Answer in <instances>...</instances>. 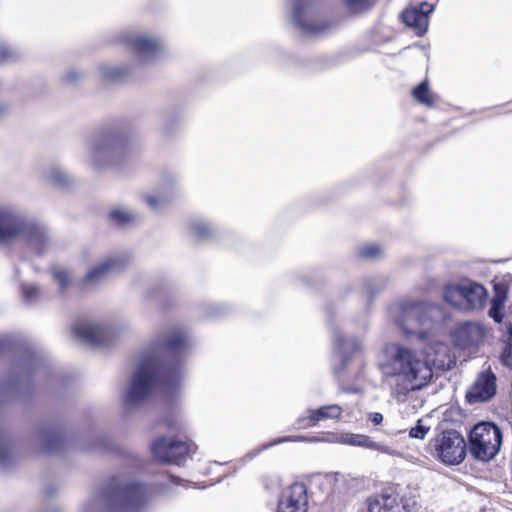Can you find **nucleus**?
Returning a JSON list of instances; mask_svg holds the SVG:
<instances>
[{"instance_id":"23","label":"nucleus","mask_w":512,"mask_h":512,"mask_svg":"<svg viewBox=\"0 0 512 512\" xmlns=\"http://www.w3.org/2000/svg\"><path fill=\"white\" fill-rule=\"evenodd\" d=\"M368 512H408L396 494L382 493L368 500Z\"/></svg>"},{"instance_id":"18","label":"nucleus","mask_w":512,"mask_h":512,"mask_svg":"<svg viewBox=\"0 0 512 512\" xmlns=\"http://www.w3.org/2000/svg\"><path fill=\"white\" fill-rule=\"evenodd\" d=\"M307 489L303 483H294L282 494L277 512H307Z\"/></svg>"},{"instance_id":"35","label":"nucleus","mask_w":512,"mask_h":512,"mask_svg":"<svg viewBox=\"0 0 512 512\" xmlns=\"http://www.w3.org/2000/svg\"><path fill=\"white\" fill-rule=\"evenodd\" d=\"M22 295L24 300L29 304L39 302L43 296L42 289L34 283L22 284Z\"/></svg>"},{"instance_id":"30","label":"nucleus","mask_w":512,"mask_h":512,"mask_svg":"<svg viewBox=\"0 0 512 512\" xmlns=\"http://www.w3.org/2000/svg\"><path fill=\"white\" fill-rule=\"evenodd\" d=\"M387 278L384 276H377L367 278L363 282V293L367 299H371L380 293L387 285Z\"/></svg>"},{"instance_id":"28","label":"nucleus","mask_w":512,"mask_h":512,"mask_svg":"<svg viewBox=\"0 0 512 512\" xmlns=\"http://www.w3.org/2000/svg\"><path fill=\"white\" fill-rule=\"evenodd\" d=\"M465 282L458 285H447L443 290V298L451 306L464 310Z\"/></svg>"},{"instance_id":"1","label":"nucleus","mask_w":512,"mask_h":512,"mask_svg":"<svg viewBox=\"0 0 512 512\" xmlns=\"http://www.w3.org/2000/svg\"><path fill=\"white\" fill-rule=\"evenodd\" d=\"M190 347L187 334L172 330L159 334L146 347L124 395L127 407L147 400L158 387L175 391L180 387L183 375L182 355Z\"/></svg>"},{"instance_id":"31","label":"nucleus","mask_w":512,"mask_h":512,"mask_svg":"<svg viewBox=\"0 0 512 512\" xmlns=\"http://www.w3.org/2000/svg\"><path fill=\"white\" fill-rule=\"evenodd\" d=\"M506 301V294L503 291L496 289V294L491 300V307L489 309V316L497 323L503 319L502 310Z\"/></svg>"},{"instance_id":"9","label":"nucleus","mask_w":512,"mask_h":512,"mask_svg":"<svg viewBox=\"0 0 512 512\" xmlns=\"http://www.w3.org/2000/svg\"><path fill=\"white\" fill-rule=\"evenodd\" d=\"M292 20L305 35L317 36L329 31L331 23L320 16L315 0H291Z\"/></svg>"},{"instance_id":"3","label":"nucleus","mask_w":512,"mask_h":512,"mask_svg":"<svg viewBox=\"0 0 512 512\" xmlns=\"http://www.w3.org/2000/svg\"><path fill=\"white\" fill-rule=\"evenodd\" d=\"M22 241L35 255L43 257L57 247L50 228L16 208L0 203V244Z\"/></svg>"},{"instance_id":"8","label":"nucleus","mask_w":512,"mask_h":512,"mask_svg":"<svg viewBox=\"0 0 512 512\" xmlns=\"http://www.w3.org/2000/svg\"><path fill=\"white\" fill-rule=\"evenodd\" d=\"M430 454L446 465H458L466 457L464 437L454 429L444 430L430 440Z\"/></svg>"},{"instance_id":"19","label":"nucleus","mask_w":512,"mask_h":512,"mask_svg":"<svg viewBox=\"0 0 512 512\" xmlns=\"http://www.w3.org/2000/svg\"><path fill=\"white\" fill-rule=\"evenodd\" d=\"M434 6L428 2H422L419 5L410 6L402 13V20L408 26L414 29L417 36L426 33L429 24V15L433 12Z\"/></svg>"},{"instance_id":"45","label":"nucleus","mask_w":512,"mask_h":512,"mask_svg":"<svg viewBox=\"0 0 512 512\" xmlns=\"http://www.w3.org/2000/svg\"><path fill=\"white\" fill-rule=\"evenodd\" d=\"M7 112H8V106L6 104L0 102V118L3 117L4 115H6Z\"/></svg>"},{"instance_id":"47","label":"nucleus","mask_w":512,"mask_h":512,"mask_svg":"<svg viewBox=\"0 0 512 512\" xmlns=\"http://www.w3.org/2000/svg\"><path fill=\"white\" fill-rule=\"evenodd\" d=\"M171 479H172L173 482H176V480H177V478L174 477V476H171Z\"/></svg>"},{"instance_id":"10","label":"nucleus","mask_w":512,"mask_h":512,"mask_svg":"<svg viewBox=\"0 0 512 512\" xmlns=\"http://www.w3.org/2000/svg\"><path fill=\"white\" fill-rule=\"evenodd\" d=\"M72 332L79 340L93 347L107 346L116 334L110 324L90 319L77 320Z\"/></svg>"},{"instance_id":"33","label":"nucleus","mask_w":512,"mask_h":512,"mask_svg":"<svg viewBox=\"0 0 512 512\" xmlns=\"http://www.w3.org/2000/svg\"><path fill=\"white\" fill-rule=\"evenodd\" d=\"M342 4L347 13L359 15L367 12L373 6L372 0H342Z\"/></svg>"},{"instance_id":"27","label":"nucleus","mask_w":512,"mask_h":512,"mask_svg":"<svg viewBox=\"0 0 512 512\" xmlns=\"http://www.w3.org/2000/svg\"><path fill=\"white\" fill-rule=\"evenodd\" d=\"M98 73L103 80L120 82L128 79L130 69L126 65L101 64L98 66Z\"/></svg>"},{"instance_id":"15","label":"nucleus","mask_w":512,"mask_h":512,"mask_svg":"<svg viewBox=\"0 0 512 512\" xmlns=\"http://www.w3.org/2000/svg\"><path fill=\"white\" fill-rule=\"evenodd\" d=\"M179 194L180 184L177 177L166 175L154 192L145 193L142 198L151 210L160 211Z\"/></svg>"},{"instance_id":"4","label":"nucleus","mask_w":512,"mask_h":512,"mask_svg":"<svg viewBox=\"0 0 512 512\" xmlns=\"http://www.w3.org/2000/svg\"><path fill=\"white\" fill-rule=\"evenodd\" d=\"M151 488L134 479L117 476L89 498L81 512H142L151 500Z\"/></svg>"},{"instance_id":"37","label":"nucleus","mask_w":512,"mask_h":512,"mask_svg":"<svg viewBox=\"0 0 512 512\" xmlns=\"http://www.w3.org/2000/svg\"><path fill=\"white\" fill-rule=\"evenodd\" d=\"M21 57V52L16 48L10 47L0 40V64H7L17 61Z\"/></svg>"},{"instance_id":"14","label":"nucleus","mask_w":512,"mask_h":512,"mask_svg":"<svg viewBox=\"0 0 512 512\" xmlns=\"http://www.w3.org/2000/svg\"><path fill=\"white\" fill-rule=\"evenodd\" d=\"M361 349V341L356 337H346L341 331H333L334 362L332 369L339 374L349 365L352 356Z\"/></svg>"},{"instance_id":"5","label":"nucleus","mask_w":512,"mask_h":512,"mask_svg":"<svg viewBox=\"0 0 512 512\" xmlns=\"http://www.w3.org/2000/svg\"><path fill=\"white\" fill-rule=\"evenodd\" d=\"M130 152L126 133L119 129H110L87 140L84 161L93 169H107L124 163Z\"/></svg>"},{"instance_id":"40","label":"nucleus","mask_w":512,"mask_h":512,"mask_svg":"<svg viewBox=\"0 0 512 512\" xmlns=\"http://www.w3.org/2000/svg\"><path fill=\"white\" fill-rule=\"evenodd\" d=\"M429 431V427L421 424V420L417 422L415 427H412L409 432V436L416 439H424Z\"/></svg>"},{"instance_id":"16","label":"nucleus","mask_w":512,"mask_h":512,"mask_svg":"<svg viewBox=\"0 0 512 512\" xmlns=\"http://www.w3.org/2000/svg\"><path fill=\"white\" fill-rule=\"evenodd\" d=\"M128 265L124 256L106 258L93 266L82 278L80 285L83 289H90L102 283L109 275L122 271Z\"/></svg>"},{"instance_id":"43","label":"nucleus","mask_w":512,"mask_h":512,"mask_svg":"<svg viewBox=\"0 0 512 512\" xmlns=\"http://www.w3.org/2000/svg\"><path fill=\"white\" fill-rule=\"evenodd\" d=\"M369 420L374 425H379L383 421V415L379 412H374L369 415Z\"/></svg>"},{"instance_id":"11","label":"nucleus","mask_w":512,"mask_h":512,"mask_svg":"<svg viewBox=\"0 0 512 512\" xmlns=\"http://www.w3.org/2000/svg\"><path fill=\"white\" fill-rule=\"evenodd\" d=\"M151 452L161 463L181 465L194 452V445L174 438L161 437L152 443Z\"/></svg>"},{"instance_id":"38","label":"nucleus","mask_w":512,"mask_h":512,"mask_svg":"<svg viewBox=\"0 0 512 512\" xmlns=\"http://www.w3.org/2000/svg\"><path fill=\"white\" fill-rule=\"evenodd\" d=\"M507 330L509 333V340H508L506 347L502 353V360L506 366L512 367V326H511V324H508Z\"/></svg>"},{"instance_id":"17","label":"nucleus","mask_w":512,"mask_h":512,"mask_svg":"<svg viewBox=\"0 0 512 512\" xmlns=\"http://www.w3.org/2000/svg\"><path fill=\"white\" fill-rule=\"evenodd\" d=\"M497 391V378L491 367L480 371L466 393V399L470 404L486 402L493 398Z\"/></svg>"},{"instance_id":"34","label":"nucleus","mask_w":512,"mask_h":512,"mask_svg":"<svg viewBox=\"0 0 512 512\" xmlns=\"http://www.w3.org/2000/svg\"><path fill=\"white\" fill-rule=\"evenodd\" d=\"M191 233L199 241H205L211 238L213 234L212 227L203 220H195L190 224Z\"/></svg>"},{"instance_id":"25","label":"nucleus","mask_w":512,"mask_h":512,"mask_svg":"<svg viewBox=\"0 0 512 512\" xmlns=\"http://www.w3.org/2000/svg\"><path fill=\"white\" fill-rule=\"evenodd\" d=\"M52 280L57 286L58 293L61 296H66L70 289L74 286L73 272L64 266L53 265L50 268Z\"/></svg>"},{"instance_id":"6","label":"nucleus","mask_w":512,"mask_h":512,"mask_svg":"<svg viewBox=\"0 0 512 512\" xmlns=\"http://www.w3.org/2000/svg\"><path fill=\"white\" fill-rule=\"evenodd\" d=\"M395 324L406 336L426 337L434 321L442 317L440 306L428 302H404L391 309Z\"/></svg>"},{"instance_id":"46","label":"nucleus","mask_w":512,"mask_h":512,"mask_svg":"<svg viewBox=\"0 0 512 512\" xmlns=\"http://www.w3.org/2000/svg\"><path fill=\"white\" fill-rule=\"evenodd\" d=\"M103 441H104V440H102V441H101V445H103V449H104V450H108V448L106 447V445H104Z\"/></svg>"},{"instance_id":"24","label":"nucleus","mask_w":512,"mask_h":512,"mask_svg":"<svg viewBox=\"0 0 512 512\" xmlns=\"http://www.w3.org/2000/svg\"><path fill=\"white\" fill-rule=\"evenodd\" d=\"M464 310H477L483 307L487 299V291L476 282H465Z\"/></svg>"},{"instance_id":"13","label":"nucleus","mask_w":512,"mask_h":512,"mask_svg":"<svg viewBox=\"0 0 512 512\" xmlns=\"http://www.w3.org/2000/svg\"><path fill=\"white\" fill-rule=\"evenodd\" d=\"M123 41L130 47L141 64H150L156 61L165 48L161 39L148 34L126 35Z\"/></svg>"},{"instance_id":"39","label":"nucleus","mask_w":512,"mask_h":512,"mask_svg":"<svg viewBox=\"0 0 512 512\" xmlns=\"http://www.w3.org/2000/svg\"><path fill=\"white\" fill-rule=\"evenodd\" d=\"M83 78V73L76 69V68H70L68 69L65 74L63 75V81L68 84H76Z\"/></svg>"},{"instance_id":"2","label":"nucleus","mask_w":512,"mask_h":512,"mask_svg":"<svg viewBox=\"0 0 512 512\" xmlns=\"http://www.w3.org/2000/svg\"><path fill=\"white\" fill-rule=\"evenodd\" d=\"M378 366L384 377L395 380L397 396L422 389L433 376L431 364L421 352L397 343L385 346Z\"/></svg>"},{"instance_id":"42","label":"nucleus","mask_w":512,"mask_h":512,"mask_svg":"<svg viewBox=\"0 0 512 512\" xmlns=\"http://www.w3.org/2000/svg\"><path fill=\"white\" fill-rule=\"evenodd\" d=\"M11 346V340L8 337H0V354L8 350Z\"/></svg>"},{"instance_id":"32","label":"nucleus","mask_w":512,"mask_h":512,"mask_svg":"<svg viewBox=\"0 0 512 512\" xmlns=\"http://www.w3.org/2000/svg\"><path fill=\"white\" fill-rule=\"evenodd\" d=\"M413 97L421 104L432 107L435 104V99L428 87L427 80L422 81L412 91Z\"/></svg>"},{"instance_id":"20","label":"nucleus","mask_w":512,"mask_h":512,"mask_svg":"<svg viewBox=\"0 0 512 512\" xmlns=\"http://www.w3.org/2000/svg\"><path fill=\"white\" fill-rule=\"evenodd\" d=\"M35 440L39 445V451L42 453L60 452L65 444L62 432L52 426L40 427L36 432Z\"/></svg>"},{"instance_id":"41","label":"nucleus","mask_w":512,"mask_h":512,"mask_svg":"<svg viewBox=\"0 0 512 512\" xmlns=\"http://www.w3.org/2000/svg\"><path fill=\"white\" fill-rule=\"evenodd\" d=\"M299 439L304 440L305 438H304V437L297 438V440H299ZM287 441H296V439H293V438H291V437H283V438H279V439H277L276 441H274V442H272V443H269V444H267V445H264V446H263V449H266V448L272 447L273 445L280 444V443L287 442Z\"/></svg>"},{"instance_id":"44","label":"nucleus","mask_w":512,"mask_h":512,"mask_svg":"<svg viewBox=\"0 0 512 512\" xmlns=\"http://www.w3.org/2000/svg\"><path fill=\"white\" fill-rule=\"evenodd\" d=\"M438 287V283L435 279H428L427 284L423 287L426 291H432Z\"/></svg>"},{"instance_id":"22","label":"nucleus","mask_w":512,"mask_h":512,"mask_svg":"<svg viewBox=\"0 0 512 512\" xmlns=\"http://www.w3.org/2000/svg\"><path fill=\"white\" fill-rule=\"evenodd\" d=\"M342 412V408L336 404L323 406L316 410H309L308 416L299 417L295 426L299 429L310 428L324 419H338L341 417Z\"/></svg>"},{"instance_id":"7","label":"nucleus","mask_w":512,"mask_h":512,"mask_svg":"<svg viewBox=\"0 0 512 512\" xmlns=\"http://www.w3.org/2000/svg\"><path fill=\"white\" fill-rule=\"evenodd\" d=\"M501 442V430L490 422L476 424L469 434L470 453L475 459L483 462H487L497 455Z\"/></svg>"},{"instance_id":"36","label":"nucleus","mask_w":512,"mask_h":512,"mask_svg":"<svg viewBox=\"0 0 512 512\" xmlns=\"http://www.w3.org/2000/svg\"><path fill=\"white\" fill-rule=\"evenodd\" d=\"M383 254L382 247L376 243L365 244L359 248V256L364 260H377Z\"/></svg>"},{"instance_id":"29","label":"nucleus","mask_w":512,"mask_h":512,"mask_svg":"<svg viewBox=\"0 0 512 512\" xmlns=\"http://www.w3.org/2000/svg\"><path fill=\"white\" fill-rule=\"evenodd\" d=\"M110 219L118 225L125 226L140 220L138 213L125 206H118L111 210Z\"/></svg>"},{"instance_id":"21","label":"nucleus","mask_w":512,"mask_h":512,"mask_svg":"<svg viewBox=\"0 0 512 512\" xmlns=\"http://www.w3.org/2000/svg\"><path fill=\"white\" fill-rule=\"evenodd\" d=\"M337 440L346 445L364 447L370 450H375L383 454H387L390 456H397L399 452L392 447L374 441L371 437L362 434L355 433H342Z\"/></svg>"},{"instance_id":"12","label":"nucleus","mask_w":512,"mask_h":512,"mask_svg":"<svg viewBox=\"0 0 512 512\" xmlns=\"http://www.w3.org/2000/svg\"><path fill=\"white\" fill-rule=\"evenodd\" d=\"M487 331L486 326L480 322H461L451 332L452 342L459 349L474 353L484 343Z\"/></svg>"},{"instance_id":"26","label":"nucleus","mask_w":512,"mask_h":512,"mask_svg":"<svg viewBox=\"0 0 512 512\" xmlns=\"http://www.w3.org/2000/svg\"><path fill=\"white\" fill-rule=\"evenodd\" d=\"M42 179L50 185L66 187L71 183L70 174L59 164H48L41 172Z\"/></svg>"}]
</instances>
